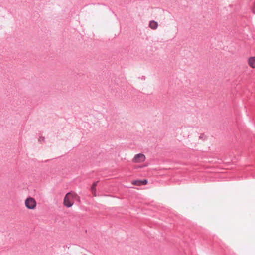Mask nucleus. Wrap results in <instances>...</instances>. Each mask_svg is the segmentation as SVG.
I'll list each match as a JSON object with an SVG mask.
<instances>
[{
	"label": "nucleus",
	"instance_id": "20e7f679",
	"mask_svg": "<svg viewBox=\"0 0 255 255\" xmlns=\"http://www.w3.org/2000/svg\"><path fill=\"white\" fill-rule=\"evenodd\" d=\"M148 183V181L147 180L145 179L143 180H133L131 182V184L133 185L140 186L142 185H146Z\"/></svg>",
	"mask_w": 255,
	"mask_h": 255
},
{
	"label": "nucleus",
	"instance_id": "f03ea898",
	"mask_svg": "<svg viewBox=\"0 0 255 255\" xmlns=\"http://www.w3.org/2000/svg\"><path fill=\"white\" fill-rule=\"evenodd\" d=\"M26 208L29 210H35L36 208L37 202L35 199L32 197H27L24 201Z\"/></svg>",
	"mask_w": 255,
	"mask_h": 255
},
{
	"label": "nucleus",
	"instance_id": "6e6552de",
	"mask_svg": "<svg viewBox=\"0 0 255 255\" xmlns=\"http://www.w3.org/2000/svg\"><path fill=\"white\" fill-rule=\"evenodd\" d=\"M253 12L255 14V8H253Z\"/></svg>",
	"mask_w": 255,
	"mask_h": 255
},
{
	"label": "nucleus",
	"instance_id": "423d86ee",
	"mask_svg": "<svg viewBox=\"0 0 255 255\" xmlns=\"http://www.w3.org/2000/svg\"><path fill=\"white\" fill-rule=\"evenodd\" d=\"M149 26L151 29L153 30H155L157 28L158 26V24L157 22L154 20H151L149 22Z\"/></svg>",
	"mask_w": 255,
	"mask_h": 255
},
{
	"label": "nucleus",
	"instance_id": "0eeeda50",
	"mask_svg": "<svg viewBox=\"0 0 255 255\" xmlns=\"http://www.w3.org/2000/svg\"><path fill=\"white\" fill-rule=\"evenodd\" d=\"M98 183V181L95 182L92 184V186L91 187V192L93 195V196L96 197V186L97 185V184Z\"/></svg>",
	"mask_w": 255,
	"mask_h": 255
},
{
	"label": "nucleus",
	"instance_id": "7ed1b4c3",
	"mask_svg": "<svg viewBox=\"0 0 255 255\" xmlns=\"http://www.w3.org/2000/svg\"><path fill=\"white\" fill-rule=\"evenodd\" d=\"M145 160V156L144 154L140 153L135 155L132 159L134 163H142Z\"/></svg>",
	"mask_w": 255,
	"mask_h": 255
},
{
	"label": "nucleus",
	"instance_id": "f257e3e1",
	"mask_svg": "<svg viewBox=\"0 0 255 255\" xmlns=\"http://www.w3.org/2000/svg\"><path fill=\"white\" fill-rule=\"evenodd\" d=\"M76 198H79V196L76 193L68 192L64 197L63 205L67 208H70L74 205V200Z\"/></svg>",
	"mask_w": 255,
	"mask_h": 255
},
{
	"label": "nucleus",
	"instance_id": "39448f33",
	"mask_svg": "<svg viewBox=\"0 0 255 255\" xmlns=\"http://www.w3.org/2000/svg\"><path fill=\"white\" fill-rule=\"evenodd\" d=\"M248 63L249 65L253 68H255V57H251L248 59Z\"/></svg>",
	"mask_w": 255,
	"mask_h": 255
}]
</instances>
